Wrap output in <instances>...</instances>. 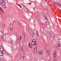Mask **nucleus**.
Segmentation results:
<instances>
[{"label": "nucleus", "mask_w": 61, "mask_h": 61, "mask_svg": "<svg viewBox=\"0 0 61 61\" xmlns=\"http://www.w3.org/2000/svg\"><path fill=\"white\" fill-rule=\"evenodd\" d=\"M0 4L3 5V6L6 8V6H5V2L4 0H0Z\"/></svg>", "instance_id": "obj_1"}, {"label": "nucleus", "mask_w": 61, "mask_h": 61, "mask_svg": "<svg viewBox=\"0 0 61 61\" xmlns=\"http://www.w3.org/2000/svg\"><path fill=\"white\" fill-rule=\"evenodd\" d=\"M3 51V47L1 46H0V56H3L4 55Z\"/></svg>", "instance_id": "obj_2"}, {"label": "nucleus", "mask_w": 61, "mask_h": 61, "mask_svg": "<svg viewBox=\"0 0 61 61\" xmlns=\"http://www.w3.org/2000/svg\"><path fill=\"white\" fill-rule=\"evenodd\" d=\"M36 40L35 39H33L32 40L31 44L32 45H36Z\"/></svg>", "instance_id": "obj_3"}, {"label": "nucleus", "mask_w": 61, "mask_h": 61, "mask_svg": "<svg viewBox=\"0 0 61 61\" xmlns=\"http://www.w3.org/2000/svg\"><path fill=\"white\" fill-rule=\"evenodd\" d=\"M50 51V50H47L46 52V54L47 55V56H50V53H49V52Z\"/></svg>", "instance_id": "obj_4"}, {"label": "nucleus", "mask_w": 61, "mask_h": 61, "mask_svg": "<svg viewBox=\"0 0 61 61\" xmlns=\"http://www.w3.org/2000/svg\"><path fill=\"white\" fill-rule=\"evenodd\" d=\"M56 52H55L53 53V56L54 57H56Z\"/></svg>", "instance_id": "obj_5"}, {"label": "nucleus", "mask_w": 61, "mask_h": 61, "mask_svg": "<svg viewBox=\"0 0 61 61\" xmlns=\"http://www.w3.org/2000/svg\"><path fill=\"white\" fill-rule=\"evenodd\" d=\"M28 46L29 48H32V45L31 43L30 42L29 43L28 45Z\"/></svg>", "instance_id": "obj_6"}, {"label": "nucleus", "mask_w": 61, "mask_h": 61, "mask_svg": "<svg viewBox=\"0 0 61 61\" xmlns=\"http://www.w3.org/2000/svg\"><path fill=\"white\" fill-rule=\"evenodd\" d=\"M21 38L22 37H21V36H19L18 37V39L20 41L21 40Z\"/></svg>", "instance_id": "obj_7"}, {"label": "nucleus", "mask_w": 61, "mask_h": 61, "mask_svg": "<svg viewBox=\"0 0 61 61\" xmlns=\"http://www.w3.org/2000/svg\"><path fill=\"white\" fill-rule=\"evenodd\" d=\"M39 53L40 55H42V54H43V51H39Z\"/></svg>", "instance_id": "obj_8"}, {"label": "nucleus", "mask_w": 61, "mask_h": 61, "mask_svg": "<svg viewBox=\"0 0 61 61\" xmlns=\"http://www.w3.org/2000/svg\"><path fill=\"white\" fill-rule=\"evenodd\" d=\"M10 29L11 32L13 31V27H10Z\"/></svg>", "instance_id": "obj_9"}, {"label": "nucleus", "mask_w": 61, "mask_h": 61, "mask_svg": "<svg viewBox=\"0 0 61 61\" xmlns=\"http://www.w3.org/2000/svg\"><path fill=\"white\" fill-rule=\"evenodd\" d=\"M34 50L35 53H36L37 52V50H36V48L35 47L34 49Z\"/></svg>", "instance_id": "obj_10"}, {"label": "nucleus", "mask_w": 61, "mask_h": 61, "mask_svg": "<svg viewBox=\"0 0 61 61\" xmlns=\"http://www.w3.org/2000/svg\"><path fill=\"white\" fill-rule=\"evenodd\" d=\"M53 2L55 5H56V6H59V5L57 4V3L54 1Z\"/></svg>", "instance_id": "obj_11"}, {"label": "nucleus", "mask_w": 61, "mask_h": 61, "mask_svg": "<svg viewBox=\"0 0 61 61\" xmlns=\"http://www.w3.org/2000/svg\"><path fill=\"white\" fill-rule=\"evenodd\" d=\"M37 31V32H36V35L38 37H39V35L38 34V31Z\"/></svg>", "instance_id": "obj_12"}, {"label": "nucleus", "mask_w": 61, "mask_h": 61, "mask_svg": "<svg viewBox=\"0 0 61 61\" xmlns=\"http://www.w3.org/2000/svg\"><path fill=\"white\" fill-rule=\"evenodd\" d=\"M30 34L32 36H34V33H33V32H30Z\"/></svg>", "instance_id": "obj_13"}, {"label": "nucleus", "mask_w": 61, "mask_h": 61, "mask_svg": "<svg viewBox=\"0 0 61 61\" xmlns=\"http://www.w3.org/2000/svg\"><path fill=\"white\" fill-rule=\"evenodd\" d=\"M20 51H23V48L21 47L20 48Z\"/></svg>", "instance_id": "obj_14"}, {"label": "nucleus", "mask_w": 61, "mask_h": 61, "mask_svg": "<svg viewBox=\"0 0 61 61\" xmlns=\"http://www.w3.org/2000/svg\"><path fill=\"white\" fill-rule=\"evenodd\" d=\"M55 50H57V46H55Z\"/></svg>", "instance_id": "obj_15"}, {"label": "nucleus", "mask_w": 61, "mask_h": 61, "mask_svg": "<svg viewBox=\"0 0 61 61\" xmlns=\"http://www.w3.org/2000/svg\"><path fill=\"white\" fill-rule=\"evenodd\" d=\"M58 5H59L61 6V4H60V2H58Z\"/></svg>", "instance_id": "obj_16"}, {"label": "nucleus", "mask_w": 61, "mask_h": 61, "mask_svg": "<svg viewBox=\"0 0 61 61\" xmlns=\"http://www.w3.org/2000/svg\"><path fill=\"white\" fill-rule=\"evenodd\" d=\"M45 19L47 21V17L45 16Z\"/></svg>", "instance_id": "obj_17"}, {"label": "nucleus", "mask_w": 61, "mask_h": 61, "mask_svg": "<svg viewBox=\"0 0 61 61\" xmlns=\"http://www.w3.org/2000/svg\"><path fill=\"white\" fill-rule=\"evenodd\" d=\"M3 38V36L1 35H0V38L2 39Z\"/></svg>", "instance_id": "obj_18"}, {"label": "nucleus", "mask_w": 61, "mask_h": 61, "mask_svg": "<svg viewBox=\"0 0 61 61\" xmlns=\"http://www.w3.org/2000/svg\"><path fill=\"white\" fill-rule=\"evenodd\" d=\"M58 46L59 47H60V43H58Z\"/></svg>", "instance_id": "obj_19"}, {"label": "nucleus", "mask_w": 61, "mask_h": 61, "mask_svg": "<svg viewBox=\"0 0 61 61\" xmlns=\"http://www.w3.org/2000/svg\"><path fill=\"white\" fill-rule=\"evenodd\" d=\"M0 61H4L3 59L1 58H0Z\"/></svg>", "instance_id": "obj_20"}, {"label": "nucleus", "mask_w": 61, "mask_h": 61, "mask_svg": "<svg viewBox=\"0 0 61 61\" xmlns=\"http://www.w3.org/2000/svg\"><path fill=\"white\" fill-rule=\"evenodd\" d=\"M25 32H23V36H25Z\"/></svg>", "instance_id": "obj_21"}, {"label": "nucleus", "mask_w": 61, "mask_h": 61, "mask_svg": "<svg viewBox=\"0 0 61 61\" xmlns=\"http://www.w3.org/2000/svg\"><path fill=\"white\" fill-rule=\"evenodd\" d=\"M24 58H25V56H23L22 57V59H24Z\"/></svg>", "instance_id": "obj_22"}, {"label": "nucleus", "mask_w": 61, "mask_h": 61, "mask_svg": "<svg viewBox=\"0 0 61 61\" xmlns=\"http://www.w3.org/2000/svg\"><path fill=\"white\" fill-rule=\"evenodd\" d=\"M23 43H25V40H24L23 41Z\"/></svg>", "instance_id": "obj_23"}, {"label": "nucleus", "mask_w": 61, "mask_h": 61, "mask_svg": "<svg viewBox=\"0 0 61 61\" xmlns=\"http://www.w3.org/2000/svg\"><path fill=\"white\" fill-rule=\"evenodd\" d=\"M19 6L20 7V8H22V6H21V5H19Z\"/></svg>", "instance_id": "obj_24"}, {"label": "nucleus", "mask_w": 61, "mask_h": 61, "mask_svg": "<svg viewBox=\"0 0 61 61\" xmlns=\"http://www.w3.org/2000/svg\"><path fill=\"white\" fill-rule=\"evenodd\" d=\"M18 25H21V23L20 22H19L18 23Z\"/></svg>", "instance_id": "obj_25"}, {"label": "nucleus", "mask_w": 61, "mask_h": 61, "mask_svg": "<svg viewBox=\"0 0 61 61\" xmlns=\"http://www.w3.org/2000/svg\"><path fill=\"white\" fill-rule=\"evenodd\" d=\"M46 1H49V0H45Z\"/></svg>", "instance_id": "obj_26"}, {"label": "nucleus", "mask_w": 61, "mask_h": 61, "mask_svg": "<svg viewBox=\"0 0 61 61\" xmlns=\"http://www.w3.org/2000/svg\"><path fill=\"white\" fill-rule=\"evenodd\" d=\"M53 61H56V60H54Z\"/></svg>", "instance_id": "obj_27"}, {"label": "nucleus", "mask_w": 61, "mask_h": 61, "mask_svg": "<svg viewBox=\"0 0 61 61\" xmlns=\"http://www.w3.org/2000/svg\"><path fill=\"white\" fill-rule=\"evenodd\" d=\"M17 56H15V57H17Z\"/></svg>", "instance_id": "obj_28"}, {"label": "nucleus", "mask_w": 61, "mask_h": 61, "mask_svg": "<svg viewBox=\"0 0 61 61\" xmlns=\"http://www.w3.org/2000/svg\"><path fill=\"white\" fill-rule=\"evenodd\" d=\"M31 3H29V5H31Z\"/></svg>", "instance_id": "obj_29"}, {"label": "nucleus", "mask_w": 61, "mask_h": 61, "mask_svg": "<svg viewBox=\"0 0 61 61\" xmlns=\"http://www.w3.org/2000/svg\"><path fill=\"white\" fill-rule=\"evenodd\" d=\"M16 33H16V32H15V33L14 34H16Z\"/></svg>", "instance_id": "obj_30"}, {"label": "nucleus", "mask_w": 61, "mask_h": 61, "mask_svg": "<svg viewBox=\"0 0 61 61\" xmlns=\"http://www.w3.org/2000/svg\"><path fill=\"white\" fill-rule=\"evenodd\" d=\"M17 5H18V6H19V5L18 4H17Z\"/></svg>", "instance_id": "obj_31"}, {"label": "nucleus", "mask_w": 61, "mask_h": 61, "mask_svg": "<svg viewBox=\"0 0 61 61\" xmlns=\"http://www.w3.org/2000/svg\"><path fill=\"white\" fill-rule=\"evenodd\" d=\"M47 23V22H46V23Z\"/></svg>", "instance_id": "obj_32"}, {"label": "nucleus", "mask_w": 61, "mask_h": 61, "mask_svg": "<svg viewBox=\"0 0 61 61\" xmlns=\"http://www.w3.org/2000/svg\"><path fill=\"white\" fill-rule=\"evenodd\" d=\"M4 26H5V25H4Z\"/></svg>", "instance_id": "obj_33"}]
</instances>
